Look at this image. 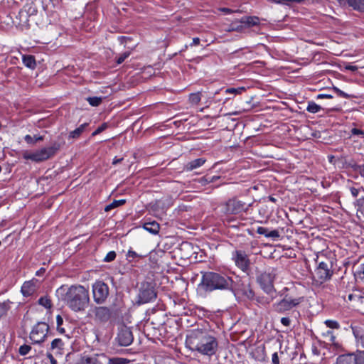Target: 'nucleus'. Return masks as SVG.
<instances>
[{"mask_svg":"<svg viewBox=\"0 0 364 364\" xmlns=\"http://www.w3.org/2000/svg\"><path fill=\"white\" fill-rule=\"evenodd\" d=\"M57 294L73 311H83L90 303L87 289L82 285H72L69 287L61 286L57 289Z\"/></svg>","mask_w":364,"mask_h":364,"instance_id":"nucleus-1","label":"nucleus"},{"mask_svg":"<svg viewBox=\"0 0 364 364\" xmlns=\"http://www.w3.org/2000/svg\"><path fill=\"white\" fill-rule=\"evenodd\" d=\"M232 284V280L229 277L210 272L203 275L200 286L206 291H212L216 289H230Z\"/></svg>","mask_w":364,"mask_h":364,"instance_id":"nucleus-2","label":"nucleus"},{"mask_svg":"<svg viewBox=\"0 0 364 364\" xmlns=\"http://www.w3.org/2000/svg\"><path fill=\"white\" fill-rule=\"evenodd\" d=\"M60 148V144L53 143V145L49 147H44L33 152L26 151L23 153V156L27 160H31L35 162H41L53 156Z\"/></svg>","mask_w":364,"mask_h":364,"instance_id":"nucleus-3","label":"nucleus"},{"mask_svg":"<svg viewBox=\"0 0 364 364\" xmlns=\"http://www.w3.org/2000/svg\"><path fill=\"white\" fill-rule=\"evenodd\" d=\"M323 256V254L317 255L316 262L318 264L315 270V277L318 279L321 283L329 279L332 275V262L327 258L322 259Z\"/></svg>","mask_w":364,"mask_h":364,"instance_id":"nucleus-4","label":"nucleus"},{"mask_svg":"<svg viewBox=\"0 0 364 364\" xmlns=\"http://www.w3.org/2000/svg\"><path fill=\"white\" fill-rule=\"evenodd\" d=\"M208 333L201 329L191 330L186 336V344L191 350H195L200 343L206 341Z\"/></svg>","mask_w":364,"mask_h":364,"instance_id":"nucleus-5","label":"nucleus"},{"mask_svg":"<svg viewBox=\"0 0 364 364\" xmlns=\"http://www.w3.org/2000/svg\"><path fill=\"white\" fill-rule=\"evenodd\" d=\"M86 364H127L126 359L119 358H109L104 353L95 354L85 358Z\"/></svg>","mask_w":364,"mask_h":364,"instance_id":"nucleus-6","label":"nucleus"},{"mask_svg":"<svg viewBox=\"0 0 364 364\" xmlns=\"http://www.w3.org/2000/svg\"><path fill=\"white\" fill-rule=\"evenodd\" d=\"M92 293L95 301L102 304L109 294L108 286L103 282L97 281L92 285Z\"/></svg>","mask_w":364,"mask_h":364,"instance_id":"nucleus-7","label":"nucleus"},{"mask_svg":"<svg viewBox=\"0 0 364 364\" xmlns=\"http://www.w3.org/2000/svg\"><path fill=\"white\" fill-rule=\"evenodd\" d=\"M48 325L44 322L38 323L30 333L31 340L36 343L43 342L48 331Z\"/></svg>","mask_w":364,"mask_h":364,"instance_id":"nucleus-8","label":"nucleus"},{"mask_svg":"<svg viewBox=\"0 0 364 364\" xmlns=\"http://www.w3.org/2000/svg\"><path fill=\"white\" fill-rule=\"evenodd\" d=\"M301 298H291L286 296L280 301L273 304V309L279 313H282L291 309L293 307L299 304Z\"/></svg>","mask_w":364,"mask_h":364,"instance_id":"nucleus-9","label":"nucleus"},{"mask_svg":"<svg viewBox=\"0 0 364 364\" xmlns=\"http://www.w3.org/2000/svg\"><path fill=\"white\" fill-rule=\"evenodd\" d=\"M206 338L207 343L206 341L200 343L195 350L204 355H211L215 353L218 343L215 338L210 335L208 336Z\"/></svg>","mask_w":364,"mask_h":364,"instance_id":"nucleus-10","label":"nucleus"},{"mask_svg":"<svg viewBox=\"0 0 364 364\" xmlns=\"http://www.w3.org/2000/svg\"><path fill=\"white\" fill-rule=\"evenodd\" d=\"M117 339L120 346H127L133 341V335L131 329L126 326H121L119 328Z\"/></svg>","mask_w":364,"mask_h":364,"instance_id":"nucleus-11","label":"nucleus"},{"mask_svg":"<svg viewBox=\"0 0 364 364\" xmlns=\"http://www.w3.org/2000/svg\"><path fill=\"white\" fill-rule=\"evenodd\" d=\"M246 210L245 203L235 198L230 199L225 204V212L228 214H238Z\"/></svg>","mask_w":364,"mask_h":364,"instance_id":"nucleus-12","label":"nucleus"},{"mask_svg":"<svg viewBox=\"0 0 364 364\" xmlns=\"http://www.w3.org/2000/svg\"><path fill=\"white\" fill-rule=\"evenodd\" d=\"M232 259L237 267L242 271H246L250 266V260L247 255L240 250H236L232 253Z\"/></svg>","mask_w":364,"mask_h":364,"instance_id":"nucleus-13","label":"nucleus"},{"mask_svg":"<svg viewBox=\"0 0 364 364\" xmlns=\"http://www.w3.org/2000/svg\"><path fill=\"white\" fill-rule=\"evenodd\" d=\"M156 293L150 287L141 288L139 293V303L145 304L156 298Z\"/></svg>","mask_w":364,"mask_h":364,"instance_id":"nucleus-14","label":"nucleus"},{"mask_svg":"<svg viewBox=\"0 0 364 364\" xmlns=\"http://www.w3.org/2000/svg\"><path fill=\"white\" fill-rule=\"evenodd\" d=\"M262 288L267 293H271L273 290L272 277L269 274H262L259 278Z\"/></svg>","mask_w":364,"mask_h":364,"instance_id":"nucleus-15","label":"nucleus"},{"mask_svg":"<svg viewBox=\"0 0 364 364\" xmlns=\"http://www.w3.org/2000/svg\"><path fill=\"white\" fill-rule=\"evenodd\" d=\"M95 315L97 319L101 321H107L110 316V312L108 308L104 306L96 307L95 309Z\"/></svg>","mask_w":364,"mask_h":364,"instance_id":"nucleus-16","label":"nucleus"},{"mask_svg":"<svg viewBox=\"0 0 364 364\" xmlns=\"http://www.w3.org/2000/svg\"><path fill=\"white\" fill-rule=\"evenodd\" d=\"M356 356L354 353L343 354L338 357L337 364H356Z\"/></svg>","mask_w":364,"mask_h":364,"instance_id":"nucleus-17","label":"nucleus"},{"mask_svg":"<svg viewBox=\"0 0 364 364\" xmlns=\"http://www.w3.org/2000/svg\"><path fill=\"white\" fill-rule=\"evenodd\" d=\"M205 162V160L203 158L196 159L186 164L184 166V170L187 171H193V169L203 166Z\"/></svg>","mask_w":364,"mask_h":364,"instance_id":"nucleus-18","label":"nucleus"},{"mask_svg":"<svg viewBox=\"0 0 364 364\" xmlns=\"http://www.w3.org/2000/svg\"><path fill=\"white\" fill-rule=\"evenodd\" d=\"M35 291V285L32 282H26L21 287V292L24 296H28Z\"/></svg>","mask_w":364,"mask_h":364,"instance_id":"nucleus-19","label":"nucleus"},{"mask_svg":"<svg viewBox=\"0 0 364 364\" xmlns=\"http://www.w3.org/2000/svg\"><path fill=\"white\" fill-rule=\"evenodd\" d=\"M257 232L259 235H264L267 237H279V232L276 230L268 231V229L264 227H258L257 229Z\"/></svg>","mask_w":364,"mask_h":364,"instance_id":"nucleus-20","label":"nucleus"},{"mask_svg":"<svg viewBox=\"0 0 364 364\" xmlns=\"http://www.w3.org/2000/svg\"><path fill=\"white\" fill-rule=\"evenodd\" d=\"M143 227L146 230L152 234H157L160 229L159 223L156 221L145 223Z\"/></svg>","mask_w":364,"mask_h":364,"instance_id":"nucleus-21","label":"nucleus"},{"mask_svg":"<svg viewBox=\"0 0 364 364\" xmlns=\"http://www.w3.org/2000/svg\"><path fill=\"white\" fill-rule=\"evenodd\" d=\"M347 4L354 10L364 12V0H347Z\"/></svg>","mask_w":364,"mask_h":364,"instance_id":"nucleus-22","label":"nucleus"},{"mask_svg":"<svg viewBox=\"0 0 364 364\" xmlns=\"http://www.w3.org/2000/svg\"><path fill=\"white\" fill-rule=\"evenodd\" d=\"M87 126V124L84 123L81 124L79 127L76 128L75 130L70 132L69 134V138L77 139L81 135V134L85 131Z\"/></svg>","mask_w":364,"mask_h":364,"instance_id":"nucleus-23","label":"nucleus"},{"mask_svg":"<svg viewBox=\"0 0 364 364\" xmlns=\"http://www.w3.org/2000/svg\"><path fill=\"white\" fill-rule=\"evenodd\" d=\"M240 23H245L249 26H255L259 23V18L256 16H247L240 19Z\"/></svg>","mask_w":364,"mask_h":364,"instance_id":"nucleus-24","label":"nucleus"},{"mask_svg":"<svg viewBox=\"0 0 364 364\" xmlns=\"http://www.w3.org/2000/svg\"><path fill=\"white\" fill-rule=\"evenodd\" d=\"M23 63L29 68L33 69L36 67V60L33 55H24L23 57Z\"/></svg>","mask_w":364,"mask_h":364,"instance_id":"nucleus-25","label":"nucleus"},{"mask_svg":"<svg viewBox=\"0 0 364 364\" xmlns=\"http://www.w3.org/2000/svg\"><path fill=\"white\" fill-rule=\"evenodd\" d=\"M125 202H126V200H124V199L114 200L112 203H111L110 204H109L107 206H105V210L106 212H108V211H109L110 210H112V209H113L114 208H117V207H119V206H121V205H124L125 203Z\"/></svg>","mask_w":364,"mask_h":364,"instance_id":"nucleus-26","label":"nucleus"},{"mask_svg":"<svg viewBox=\"0 0 364 364\" xmlns=\"http://www.w3.org/2000/svg\"><path fill=\"white\" fill-rule=\"evenodd\" d=\"M24 140L26 141V143H28L29 144H34L37 141H43V136H36H36H34V137H32L31 136L28 134V135L25 136Z\"/></svg>","mask_w":364,"mask_h":364,"instance_id":"nucleus-27","label":"nucleus"},{"mask_svg":"<svg viewBox=\"0 0 364 364\" xmlns=\"http://www.w3.org/2000/svg\"><path fill=\"white\" fill-rule=\"evenodd\" d=\"M321 109V106L315 103L314 102H309L306 110L311 113H317Z\"/></svg>","mask_w":364,"mask_h":364,"instance_id":"nucleus-28","label":"nucleus"},{"mask_svg":"<svg viewBox=\"0 0 364 364\" xmlns=\"http://www.w3.org/2000/svg\"><path fill=\"white\" fill-rule=\"evenodd\" d=\"M357 215L359 218L364 220V199L358 200Z\"/></svg>","mask_w":364,"mask_h":364,"instance_id":"nucleus-29","label":"nucleus"},{"mask_svg":"<svg viewBox=\"0 0 364 364\" xmlns=\"http://www.w3.org/2000/svg\"><path fill=\"white\" fill-rule=\"evenodd\" d=\"M38 304L46 309H50L52 307L51 301L48 296L40 298L38 300Z\"/></svg>","mask_w":364,"mask_h":364,"instance_id":"nucleus-30","label":"nucleus"},{"mask_svg":"<svg viewBox=\"0 0 364 364\" xmlns=\"http://www.w3.org/2000/svg\"><path fill=\"white\" fill-rule=\"evenodd\" d=\"M89 104L93 107H97L100 105L102 101V97H90L87 98Z\"/></svg>","mask_w":364,"mask_h":364,"instance_id":"nucleus-31","label":"nucleus"},{"mask_svg":"<svg viewBox=\"0 0 364 364\" xmlns=\"http://www.w3.org/2000/svg\"><path fill=\"white\" fill-rule=\"evenodd\" d=\"M200 92L192 93L189 96V101L192 105H198L200 101Z\"/></svg>","mask_w":364,"mask_h":364,"instance_id":"nucleus-32","label":"nucleus"},{"mask_svg":"<svg viewBox=\"0 0 364 364\" xmlns=\"http://www.w3.org/2000/svg\"><path fill=\"white\" fill-rule=\"evenodd\" d=\"M355 275L358 279L364 281V264H361L356 269Z\"/></svg>","mask_w":364,"mask_h":364,"instance_id":"nucleus-33","label":"nucleus"},{"mask_svg":"<svg viewBox=\"0 0 364 364\" xmlns=\"http://www.w3.org/2000/svg\"><path fill=\"white\" fill-rule=\"evenodd\" d=\"M326 326L330 328L333 329H338L340 328V325L338 322L334 320H326L324 321Z\"/></svg>","mask_w":364,"mask_h":364,"instance_id":"nucleus-34","label":"nucleus"},{"mask_svg":"<svg viewBox=\"0 0 364 364\" xmlns=\"http://www.w3.org/2000/svg\"><path fill=\"white\" fill-rule=\"evenodd\" d=\"M63 346V342L60 338H55L51 343V348L53 350H54V349L59 350L62 348Z\"/></svg>","mask_w":364,"mask_h":364,"instance_id":"nucleus-35","label":"nucleus"},{"mask_svg":"<svg viewBox=\"0 0 364 364\" xmlns=\"http://www.w3.org/2000/svg\"><path fill=\"white\" fill-rule=\"evenodd\" d=\"M322 336L323 337L328 338V341H330L331 343H335L336 336H334L332 331H327L326 332L323 333Z\"/></svg>","mask_w":364,"mask_h":364,"instance_id":"nucleus-36","label":"nucleus"},{"mask_svg":"<svg viewBox=\"0 0 364 364\" xmlns=\"http://www.w3.org/2000/svg\"><path fill=\"white\" fill-rule=\"evenodd\" d=\"M245 90V88L244 87H240L238 88H234V87L228 88L225 92L227 93L237 95V94H241L242 92H243Z\"/></svg>","mask_w":364,"mask_h":364,"instance_id":"nucleus-37","label":"nucleus"},{"mask_svg":"<svg viewBox=\"0 0 364 364\" xmlns=\"http://www.w3.org/2000/svg\"><path fill=\"white\" fill-rule=\"evenodd\" d=\"M352 136H358L360 139H364V131L357 128H353L351 129Z\"/></svg>","mask_w":364,"mask_h":364,"instance_id":"nucleus-38","label":"nucleus"},{"mask_svg":"<svg viewBox=\"0 0 364 364\" xmlns=\"http://www.w3.org/2000/svg\"><path fill=\"white\" fill-rule=\"evenodd\" d=\"M116 258V253L114 251L109 252L104 258V261L109 262L113 261Z\"/></svg>","mask_w":364,"mask_h":364,"instance_id":"nucleus-39","label":"nucleus"},{"mask_svg":"<svg viewBox=\"0 0 364 364\" xmlns=\"http://www.w3.org/2000/svg\"><path fill=\"white\" fill-rule=\"evenodd\" d=\"M356 364H364V351H359L355 354Z\"/></svg>","mask_w":364,"mask_h":364,"instance_id":"nucleus-40","label":"nucleus"},{"mask_svg":"<svg viewBox=\"0 0 364 364\" xmlns=\"http://www.w3.org/2000/svg\"><path fill=\"white\" fill-rule=\"evenodd\" d=\"M31 349V348L30 346L23 345L19 348V353L21 355H25L28 353Z\"/></svg>","mask_w":364,"mask_h":364,"instance_id":"nucleus-41","label":"nucleus"},{"mask_svg":"<svg viewBox=\"0 0 364 364\" xmlns=\"http://www.w3.org/2000/svg\"><path fill=\"white\" fill-rule=\"evenodd\" d=\"M273 1L278 3V4H284L289 5V3H301L304 1V0H272Z\"/></svg>","mask_w":364,"mask_h":364,"instance_id":"nucleus-42","label":"nucleus"},{"mask_svg":"<svg viewBox=\"0 0 364 364\" xmlns=\"http://www.w3.org/2000/svg\"><path fill=\"white\" fill-rule=\"evenodd\" d=\"M130 55V53L129 52H124V53H122L117 60V64H121L122 63L124 60L128 58Z\"/></svg>","mask_w":364,"mask_h":364,"instance_id":"nucleus-43","label":"nucleus"},{"mask_svg":"<svg viewBox=\"0 0 364 364\" xmlns=\"http://www.w3.org/2000/svg\"><path fill=\"white\" fill-rule=\"evenodd\" d=\"M107 124L104 123L101 126H100L92 134V136H95L100 133H101L102 131H104L107 128Z\"/></svg>","mask_w":364,"mask_h":364,"instance_id":"nucleus-44","label":"nucleus"},{"mask_svg":"<svg viewBox=\"0 0 364 364\" xmlns=\"http://www.w3.org/2000/svg\"><path fill=\"white\" fill-rule=\"evenodd\" d=\"M333 89L340 97H344V98H348L349 97V95L348 94L345 93L344 92H343L342 90L338 89V87H333Z\"/></svg>","mask_w":364,"mask_h":364,"instance_id":"nucleus-45","label":"nucleus"},{"mask_svg":"<svg viewBox=\"0 0 364 364\" xmlns=\"http://www.w3.org/2000/svg\"><path fill=\"white\" fill-rule=\"evenodd\" d=\"M127 257H139V258H141L144 257V255H139L138 253H136V252L134 251H132V250H129L128 252H127Z\"/></svg>","mask_w":364,"mask_h":364,"instance_id":"nucleus-46","label":"nucleus"},{"mask_svg":"<svg viewBox=\"0 0 364 364\" xmlns=\"http://www.w3.org/2000/svg\"><path fill=\"white\" fill-rule=\"evenodd\" d=\"M281 323L285 326H289L290 325L291 321L288 317H283L281 319Z\"/></svg>","mask_w":364,"mask_h":364,"instance_id":"nucleus-47","label":"nucleus"},{"mask_svg":"<svg viewBox=\"0 0 364 364\" xmlns=\"http://www.w3.org/2000/svg\"><path fill=\"white\" fill-rule=\"evenodd\" d=\"M56 322H57V327H58V329H60V326L63 324V318L61 317V316L60 315H58L57 317H56Z\"/></svg>","mask_w":364,"mask_h":364,"instance_id":"nucleus-48","label":"nucleus"},{"mask_svg":"<svg viewBox=\"0 0 364 364\" xmlns=\"http://www.w3.org/2000/svg\"><path fill=\"white\" fill-rule=\"evenodd\" d=\"M198 181L202 184V185H205L207 183H211L210 181V178H207V177H203L201 178H200L198 180Z\"/></svg>","mask_w":364,"mask_h":364,"instance_id":"nucleus-49","label":"nucleus"},{"mask_svg":"<svg viewBox=\"0 0 364 364\" xmlns=\"http://www.w3.org/2000/svg\"><path fill=\"white\" fill-rule=\"evenodd\" d=\"M273 364H279V358L277 353H274L272 356Z\"/></svg>","mask_w":364,"mask_h":364,"instance_id":"nucleus-50","label":"nucleus"},{"mask_svg":"<svg viewBox=\"0 0 364 364\" xmlns=\"http://www.w3.org/2000/svg\"><path fill=\"white\" fill-rule=\"evenodd\" d=\"M350 191L351 194H352L354 197L358 196V193H359V189H358V188H355V187H352V188H350Z\"/></svg>","mask_w":364,"mask_h":364,"instance_id":"nucleus-51","label":"nucleus"},{"mask_svg":"<svg viewBox=\"0 0 364 364\" xmlns=\"http://www.w3.org/2000/svg\"><path fill=\"white\" fill-rule=\"evenodd\" d=\"M317 98L318 99H323V98L331 99V98H333V96L331 95H327V94H319L317 96Z\"/></svg>","mask_w":364,"mask_h":364,"instance_id":"nucleus-52","label":"nucleus"},{"mask_svg":"<svg viewBox=\"0 0 364 364\" xmlns=\"http://www.w3.org/2000/svg\"><path fill=\"white\" fill-rule=\"evenodd\" d=\"M242 28V26H237V27H234V26H231L228 30V31H241Z\"/></svg>","mask_w":364,"mask_h":364,"instance_id":"nucleus-53","label":"nucleus"},{"mask_svg":"<svg viewBox=\"0 0 364 364\" xmlns=\"http://www.w3.org/2000/svg\"><path fill=\"white\" fill-rule=\"evenodd\" d=\"M200 43V38H193V42L191 44V46H198Z\"/></svg>","mask_w":364,"mask_h":364,"instance_id":"nucleus-54","label":"nucleus"},{"mask_svg":"<svg viewBox=\"0 0 364 364\" xmlns=\"http://www.w3.org/2000/svg\"><path fill=\"white\" fill-rule=\"evenodd\" d=\"M346 69L351 70V71H355V70H357L358 68L354 65H348L346 66Z\"/></svg>","mask_w":364,"mask_h":364,"instance_id":"nucleus-55","label":"nucleus"},{"mask_svg":"<svg viewBox=\"0 0 364 364\" xmlns=\"http://www.w3.org/2000/svg\"><path fill=\"white\" fill-rule=\"evenodd\" d=\"M122 160H123V158H120V159L114 158L112 164L114 165L120 163Z\"/></svg>","mask_w":364,"mask_h":364,"instance_id":"nucleus-56","label":"nucleus"},{"mask_svg":"<svg viewBox=\"0 0 364 364\" xmlns=\"http://www.w3.org/2000/svg\"><path fill=\"white\" fill-rule=\"evenodd\" d=\"M222 11L226 14H230L232 13V10H230V9H228V8H223L222 9Z\"/></svg>","mask_w":364,"mask_h":364,"instance_id":"nucleus-57","label":"nucleus"},{"mask_svg":"<svg viewBox=\"0 0 364 364\" xmlns=\"http://www.w3.org/2000/svg\"><path fill=\"white\" fill-rule=\"evenodd\" d=\"M209 178H210V182H214L215 180H217L218 178V176H213V177H210Z\"/></svg>","mask_w":364,"mask_h":364,"instance_id":"nucleus-58","label":"nucleus"},{"mask_svg":"<svg viewBox=\"0 0 364 364\" xmlns=\"http://www.w3.org/2000/svg\"><path fill=\"white\" fill-rule=\"evenodd\" d=\"M60 333H63L65 331H64V328H60V329H58Z\"/></svg>","mask_w":364,"mask_h":364,"instance_id":"nucleus-59","label":"nucleus"},{"mask_svg":"<svg viewBox=\"0 0 364 364\" xmlns=\"http://www.w3.org/2000/svg\"><path fill=\"white\" fill-rule=\"evenodd\" d=\"M269 200L273 202L275 201V199L273 197H269Z\"/></svg>","mask_w":364,"mask_h":364,"instance_id":"nucleus-60","label":"nucleus"},{"mask_svg":"<svg viewBox=\"0 0 364 364\" xmlns=\"http://www.w3.org/2000/svg\"><path fill=\"white\" fill-rule=\"evenodd\" d=\"M363 339H364V338H363V337H361V338H360V341H361V343H362V346H364V343H363Z\"/></svg>","mask_w":364,"mask_h":364,"instance_id":"nucleus-61","label":"nucleus"},{"mask_svg":"<svg viewBox=\"0 0 364 364\" xmlns=\"http://www.w3.org/2000/svg\"><path fill=\"white\" fill-rule=\"evenodd\" d=\"M44 271H45V269L42 268V269H41V270H40V271H38V272H39L40 273H42V272H44Z\"/></svg>","mask_w":364,"mask_h":364,"instance_id":"nucleus-62","label":"nucleus"},{"mask_svg":"<svg viewBox=\"0 0 364 364\" xmlns=\"http://www.w3.org/2000/svg\"><path fill=\"white\" fill-rule=\"evenodd\" d=\"M232 114L236 115V114H238V112H233Z\"/></svg>","mask_w":364,"mask_h":364,"instance_id":"nucleus-63","label":"nucleus"},{"mask_svg":"<svg viewBox=\"0 0 364 364\" xmlns=\"http://www.w3.org/2000/svg\"><path fill=\"white\" fill-rule=\"evenodd\" d=\"M52 364H55V361L51 360Z\"/></svg>","mask_w":364,"mask_h":364,"instance_id":"nucleus-64","label":"nucleus"}]
</instances>
